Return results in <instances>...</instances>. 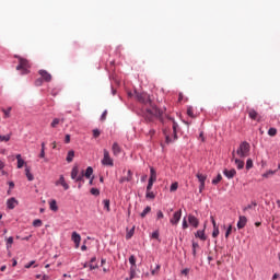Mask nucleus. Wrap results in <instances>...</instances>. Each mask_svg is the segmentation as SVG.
<instances>
[{"instance_id":"1","label":"nucleus","mask_w":280,"mask_h":280,"mask_svg":"<svg viewBox=\"0 0 280 280\" xmlns=\"http://www.w3.org/2000/svg\"><path fill=\"white\" fill-rule=\"evenodd\" d=\"M14 58L18 59L19 65L16 66V71H20L21 75H27L30 73L31 65L30 60L23 58L19 55H14Z\"/></svg>"},{"instance_id":"2","label":"nucleus","mask_w":280,"mask_h":280,"mask_svg":"<svg viewBox=\"0 0 280 280\" xmlns=\"http://www.w3.org/2000/svg\"><path fill=\"white\" fill-rule=\"evenodd\" d=\"M150 108H147V121H152V117H158V119H163V109H159L155 106L150 105Z\"/></svg>"},{"instance_id":"3","label":"nucleus","mask_w":280,"mask_h":280,"mask_svg":"<svg viewBox=\"0 0 280 280\" xmlns=\"http://www.w3.org/2000/svg\"><path fill=\"white\" fill-rule=\"evenodd\" d=\"M236 154L240 159H246L250 154V144L246 141L242 142L236 150Z\"/></svg>"},{"instance_id":"4","label":"nucleus","mask_w":280,"mask_h":280,"mask_svg":"<svg viewBox=\"0 0 280 280\" xmlns=\"http://www.w3.org/2000/svg\"><path fill=\"white\" fill-rule=\"evenodd\" d=\"M136 97L141 104H144L145 106H152V101L150 100V95L148 93H136Z\"/></svg>"},{"instance_id":"5","label":"nucleus","mask_w":280,"mask_h":280,"mask_svg":"<svg viewBox=\"0 0 280 280\" xmlns=\"http://www.w3.org/2000/svg\"><path fill=\"white\" fill-rule=\"evenodd\" d=\"M196 178H198L199 185V194H202L205 191V183L207 182V175L198 172L196 174Z\"/></svg>"},{"instance_id":"6","label":"nucleus","mask_w":280,"mask_h":280,"mask_svg":"<svg viewBox=\"0 0 280 280\" xmlns=\"http://www.w3.org/2000/svg\"><path fill=\"white\" fill-rule=\"evenodd\" d=\"M183 215V210H178L173 214V218L170 220L171 224H173V226H176V224H178V222H180V218Z\"/></svg>"},{"instance_id":"7","label":"nucleus","mask_w":280,"mask_h":280,"mask_svg":"<svg viewBox=\"0 0 280 280\" xmlns=\"http://www.w3.org/2000/svg\"><path fill=\"white\" fill-rule=\"evenodd\" d=\"M72 242H74L75 248H80V242H82V236L78 232H72L71 235Z\"/></svg>"},{"instance_id":"8","label":"nucleus","mask_w":280,"mask_h":280,"mask_svg":"<svg viewBox=\"0 0 280 280\" xmlns=\"http://www.w3.org/2000/svg\"><path fill=\"white\" fill-rule=\"evenodd\" d=\"M55 185L58 187V185H61L63 187L65 191L69 190V184L65 179V175L59 176V180L55 183Z\"/></svg>"},{"instance_id":"9","label":"nucleus","mask_w":280,"mask_h":280,"mask_svg":"<svg viewBox=\"0 0 280 280\" xmlns=\"http://www.w3.org/2000/svg\"><path fill=\"white\" fill-rule=\"evenodd\" d=\"M38 74L44 80V82H51V73L47 72V70H39Z\"/></svg>"},{"instance_id":"10","label":"nucleus","mask_w":280,"mask_h":280,"mask_svg":"<svg viewBox=\"0 0 280 280\" xmlns=\"http://www.w3.org/2000/svg\"><path fill=\"white\" fill-rule=\"evenodd\" d=\"M232 161H234L237 170H244V161L235 158V151L232 152Z\"/></svg>"},{"instance_id":"11","label":"nucleus","mask_w":280,"mask_h":280,"mask_svg":"<svg viewBox=\"0 0 280 280\" xmlns=\"http://www.w3.org/2000/svg\"><path fill=\"white\" fill-rule=\"evenodd\" d=\"M188 222L195 229H198V225L200 224V221H198V218H196L194 214H189L188 215Z\"/></svg>"},{"instance_id":"12","label":"nucleus","mask_w":280,"mask_h":280,"mask_svg":"<svg viewBox=\"0 0 280 280\" xmlns=\"http://www.w3.org/2000/svg\"><path fill=\"white\" fill-rule=\"evenodd\" d=\"M248 223V219L244 215L238 217L237 229H244Z\"/></svg>"},{"instance_id":"13","label":"nucleus","mask_w":280,"mask_h":280,"mask_svg":"<svg viewBox=\"0 0 280 280\" xmlns=\"http://www.w3.org/2000/svg\"><path fill=\"white\" fill-rule=\"evenodd\" d=\"M248 116L250 119L259 121V114L254 108L248 109Z\"/></svg>"},{"instance_id":"14","label":"nucleus","mask_w":280,"mask_h":280,"mask_svg":"<svg viewBox=\"0 0 280 280\" xmlns=\"http://www.w3.org/2000/svg\"><path fill=\"white\" fill-rule=\"evenodd\" d=\"M224 176H226V178H234L235 174H237V171H235V168L232 170H224L223 171Z\"/></svg>"},{"instance_id":"15","label":"nucleus","mask_w":280,"mask_h":280,"mask_svg":"<svg viewBox=\"0 0 280 280\" xmlns=\"http://www.w3.org/2000/svg\"><path fill=\"white\" fill-rule=\"evenodd\" d=\"M132 180V171L127 172V176L120 178L119 183H130Z\"/></svg>"},{"instance_id":"16","label":"nucleus","mask_w":280,"mask_h":280,"mask_svg":"<svg viewBox=\"0 0 280 280\" xmlns=\"http://www.w3.org/2000/svg\"><path fill=\"white\" fill-rule=\"evenodd\" d=\"M16 205H18V201L14 197L8 199V201H7L8 209H14L16 207Z\"/></svg>"},{"instance_id":"17","label":"nucleus","mask_w":280,"mask_h":280,"mask_svg":"<svg viewBox=\"0 0 280 280\" xmlns=\"http://www.w3.org/2000/svg\"><path fill=\"white\" fill-rule=\"evenodd\" d=\"M49 205V209L50 211H58V202L56 201V199H51L50 201H48Z\"/></svg>"},{"instance_id":"18","label":"nucleus","mask_w":280,"mask_h":280,"mask_svg":"<svg viewBox=\"0 0 280 280\" xmlns=\"http://www.w3.org/2000/svg\"><path fill=\"white\" fill-rule=\"evenodd\" d=\"M195 237H198L201 240V242L207 241V235H205V230H198L197 233L195 234Z\"/></svg>"},{"instance_id":"19","label":"nucleus","mask_w":280,"mask_h":280,"mask_svg":"<svg viewBox=\"0 0 280 280\" xmlns=\"http://www.w3.org/2000/svg\"><path fill=\"white\" fill-rule=\"evenodd\" d=\"M112 150H113V154L115 156H117L118 154L121 153V148L119 147V144L117 142H115L112 147Z\"/></svg>"},{"instance_id":"20","label":"nucleus","mask_w":280,"mask_h":280,"mask_svg":"<svg viewBox=\"0 0 280 280\" xmlns=\"http://www.w3.org/2000/svg\"><path fill=\"white\" fill-rule=\"evenodd\" d=\"M74 158H75V151L73 150L68 151V154L66 158L67 163H72Z\"/></svg>"},{"instance_id":"21","label":"nucleus","mask_w":280,"mask_h":280,"mask_svg":"<svg viewBox=\"0 0 280 280\" xmlns=\"http://www.w3.org/2000/svg\"><path fill=\"white\" fill-rule=\"evenodd\" d=\"M15 159L18 161V170H21L23 165H25V160L21 156V154H16Z\"/></svg>"},{"instance_id":"22","label":"nucleus","mask_w":280,"mask_h":280,"mask_svg":"<svg viewBox=\"0 0 280 280\" xmlns=\"http://www.w3.org/2000/svg\"><path fill=\"white\" fill-rule=\"evenodd\" d=\"M79 175H80V168H78V166H73L71 171L72 180H75Z\"/></svg>"},{"instance_id":"23","label":"nucleus","mask_w":280,"mask_h":280,"mask_svg":"<svg viewBox=\"0 0 280 280\" xmlns=\"http://www.w3.org/2000/svg\"><path fill=\"white\" fill-rule=\"evenodd\" d=\"M149 180L156 183V170L154 167H150V178Z\"/></svg>"},{"instance_id":"24","label":"nucleus","mask_w":280,"mask_h":280,"mask_svg":"<svg viewBox=\"0 0 280 280\" xmlns=\"http://www.w3.org/2000/svg\"><path fill=\"white\" fill-rule=\"evenodd\" d=\"M65 124V119L62 118L61 120L59 119V118H55L52 121H51V124H50V126L52 127V128H58V125L59 124Z\"/></svg>"},{"instance_id":"25","label":"nucleus","mask_w":280,"mask_h":280,"mask_svg":"<svg viewBox=\"0 0 280 280\" xmlns=\"http://www.w3.org/2000/svg\"><path fill=\"white\" fill-rule=\"evenodd\" d=\"M83 176H85V178H91V176H93V167H92V166H89V167L85 170V173L83 172Z\"/></svg>"},{"instance_id":"26","label":"nucleus","mask_w":280,"mask_h":280,"mask_svg":"<svg viewBox=\"0 0 280 280\" xmlns=\"http://www.w3.org/2000/svg\"><path fill=\"white\" fill-rule=\"evenodd\" d=\"M178 129V124L173 120V135H174V141L178 139V135L176 133V130Z\"/></svg>"},{"instance_id":"27","label":"nucleus","mask_w":280,"mask_h":280,"mask_svg":"<svg viewBox=\"0 0 280 280\" xmlns=\"http://www.w3.org/2000/svg\"><path fill=\"white\" fill-rule=\"evenodd\" d=\"M95 261H97V258L96 257H92L91 260H90V268H91V270H95V268H97V264Z\"/></svg>"},{"instance_id":"28","label":"nucleus","mask_w":280,"mask_h":280,"mask_svg":"<svg viewBox=\"0 0 280 280\" xmlns=\"http://www.w3.org/2000/svg\"><path fill=\"white\" fill-rule=\"evenodd\" d=\"M10 139H12V133H8V135H5V136H1L0 135V141L1 142H5V143H8V141H10Z\"/></svg>"},{"instance_id":"29","label":"nucleus","mask_w":280,"mask_h":280,"mask_svg":"<svg viewBox=\"0 0 280 280\" xmlns=\"http://www.w3.org/2000/svg\"><path fill=\"white\" fill-rule=\"evenodd\" d=\"M106 165L108 167H113V165H115V162L113 161V158H110V155H108V153L106 154Z\"/></svg>"},{"instance_id":"30","label":"nucleus","mask_w":280,"mask_h":280,"mask_svg":"<svg viewBox=\"0 0 280 280\" xmlns=\"http://www.w3.org/2000/svg\"><path fill=\"white\" fill-rule=\"evenodd\" d=\"M163 133L165 136V141L166 143H172L174 140L172 139V137L170 136V133H167V129L163 130Z\"/></svg>"},{"instance_id":"31","label":"nucleus","mask_w":280,"mask_h":280,"mask_svg":"<svg viewBox=\"0 0 280 280\" xmlns=\"http://www.w3.org/2000/svg\"><path fill=\"white\" fill-rule=\"evenodd\" d=\"M25 174H26V178L27 180H34V175L32 174V172H30V167L25 168Z\"/></svg>"},{"instance_id":"32","label":"nucleus","mask_w":280,"mask_h":280,"mask_svg":"<svg viewBox=\"0 0 280 280\" xmlns=\"http://www.w3.org/2000/svg\"><path fill=\"white\" fill-rule=\"evenodd\" d=\"M277 174V171H267L262 174V178H270V176H275Z\"/></svg>"},{"instance_id":"33","label":"nucleus","mask_w":280,"mask_h":280,"mask_svg":"<svg viewBox=\"0 0 280 280\" xmlns=\"http://www.w3.org/2000/svg\"><path fill=\"white\" fill-rule=\"evenodd\" d=\"M145 198H149L150 200H154V198H156V195H154V191L152 190H147Z\"/></svg>"},{"instance_id":"34","label":"nucleus","mask_w":280,"mask_h":280,"mask_svg":"<svg viewBox=\"0 0 280 280\" xmlns=\"http://www.w3.org/2000/svg\"><path fill=\"white\" fill-rule=\"evenodd\" d=\"M253 207H257V201H252V203L243 208L244 213H246L248 209H253Z\"/></svg>"},{"instance_id":"35","label":"nucleus","mask_w":280,"mask_h":280,"mask_svg":"<svg viewBox=\"0 0 280 280\" xmlns=\"http://www.w3.org/2000/svg\"><path fill=\"white\" fill-rule=\"evenodd\" d=\"M74 183H84V171L79 174V176L74 179Z\"/></svg>"},{"instance_id":"36","label":"nucleus","mask_w":280,"mask_h":280,"mask_svg":"<svg viewBox=\"0 0 280 280\" xmlns=\"http://www.w3.org/2000/svg\"><path fill=\"white\" fill-rule=\"evenodd\" d=\"M33 226H35V229H38L40 226H43V220L40 219H36L33 221Z\"/></svg>"},{"instance_id":"37","label":"nucleus","mask_w":280,"mask_h":280,"mask_svg":"<svg viewBox=\"0 0 280 280\" xmlns=\"http://www.w3.org/2000/svg\"><path fill=\"white\" fill-rule=\"evenodd\" d=\"M152 211V208L150 206L145 207L144 210L141 212V218H145L148 213Z\"/></svg>"},{"instance_id":"38","label":"nucleus","mask_w":280,"mask_h":280,"mask_svg":"<svg viewBox=\"0 0 280 280\" xmlns=\"http://www.w3.org/2000/svg\"><path fill=\"white\" fill-rule=\"evenodd\" d=\"M14 244V237L10 236L7 238V248H12V245Z\"/></svg>"},{"instance_id":"39","label":"nucleus","mask_w":280,"mask_h":280,"mask_svg":"<svg viewBox=\"0 0 280 280\" xmlns=\"http://www.w3.org/2000/svg\"><path fill=\"white\" fill-rule=\"evenodd\" d=\"M268 135L269 137H277V128H270Z\"/></svg>"},{"instance_id":"40","label":"nucleus","mask_w":280,"mask_h":280,"mask_svg":"<svg viewBox=\"0 0 280 280\" xmlns=\"http://www.w3.org/2000/svg\"><path fill=\"white\" fill-rule=\"evenodd\" d=\"M220 235V228L214 226L212 232V237H218Z\"/></svg>"},{"instance_id":"41","label":"nucleus","mask_w":280,"mask_h":280,"mask_svg":"<svg viewBox=\"0 0 280 280\" xmlns=\"http://www.w3.org/2000/svg\"><path fill=\"white\" fill-rule=\"evenodd\" d=\"M246 170L248 171V170H253V160L252 159H248L247 161H246Z\"/></svg>"},{"instance_id":"42","label":"nucleus","mask_w":280,"mask_h":280,"mask_svg":"<svg viewBox=\"0 0 280 280\" xmlns=\"http://www.w3.org/2000/svg\"><path fill=\"white\" fill-rule=\"evenodd\" d=\"M220 180H222V175L218 174L217 178L212 179V185H218V183H220Z\"/></svg>"},{"instance_id":"43","label":"nucleus","mask_w":280,"mask_h":280,"mask_svg":"<svg viewBox=\"0 0 280 280\" xmlns=\"http://www.w3.org/2000/svg\"><path fill=\"white\" fill-rule=\"evenodd\" d=\"M178 189V182H175L171 185L170 191H176Z\"/></svg>"},{"instance_id":"44","label":"nucleus","mask_w":280,"mask_h":280,"mask_svg":"<svg viewBox=\"0 0 280 280\" xmlns=\"http://www.w3.org/2000/svg\"><path fill=\"white\" fill-rule=\"evenodd\" d=\"M43 82H45V80L43 78L36 79L35 86H43Z\"/></svg>"},{"instance_id":"45","label":"nucleus","mask_w":280,"mask_h":280,"mask_svg":"<svg viewBox=\"0 0 280 280\" xmlns=\"http://www.w3.org/2000/svg\"><path fill=\"white\" fill-rule=\"evenodd\" d=\"M135 235V228H132L126 235L127 240H130Z\"/></svg>"},{"instance_id":"46","label":"nucleus","mask_w":280,"mask_h":280,"mask_svg":"<svg viewBox=\"0 0 280 280\" xmlns=\"http://www.w3.org/2000/svg\"><path fill=\"white\" fill-rule=\"evenodd\" d=\"M90 194H92V196H100V189L91 188Z\"/></svg>"},{"instance_id":"47","label":"nucleus","mask_w":280,"mask_h":280,"mask_svg":"<svg viewBox=\"0 0 280 280\" xmlns=\"http://www.w3.org/2000/svg\"><path fill=\"white\" fill-rule=\"evenodd\" d=\"M233 232V225H229L226 232H225V237L229 238V235Z\"/></svg>"},{"instance_id":"48","label":"nucleus","mask_w":280,"mask_h":280,"mask_svg":"<svg viewBox=\"0 0 280 280\" xmlns=\"http://www.w3.org/2000/svg\"><path fill=\"white\" fill-rule=\"evenodd\" d=\"M152 187H154V182L149 179L148 186H147V191H152Z\"/></svg>"},{"instance_id":"49","label":"nucleus","mask_w":280,"mask_h":280,"mask_svg":"<svg viewBox=\"0 0 280 280\" xmlns=\"http://www.w3.org/2000/svg\"><path fill=\"white\" fill-rule=\"evenodd\" d=\"M156 218H158V220H163V218H165V214H163V211H158V213H156Z\"/></svg>"},{"instance_id":"50","label":"nucleus","mask_w":280,"mask_h":280,"mask_svg":"<svg viewBox=\"0 0 280 280\" xmlns=\"http://www.w3.org/2000/svg\"><path fill=\"white\" fill-rule=\"evenodd\" d=\"M129 264H131V266H136L137 259L135 258V256L129 257Z\"/></svg>"},{"instance_id":"51","label":"nucleus","mask_w":280,"mask_h":280,"mask_svg":"<svg viewBox=\"0 0 280 280\" xmlns=\"http://www.w3.org/2000/svg\"><path fill=\"white\" fill-rule=\"evenodd\" d=\"M183 229H189V224L187 223V218L183 219V224H182Z\"/></svg>"},{"instance_id":"52","label":"nucleus","mask_w":280,"mask_h":280,"mask_svg":"<svg viewBox=\"0 0 280 280\" xmlns=\"http://www.w3.org/2000/svg\"><path fill=\"white\" fill-rule=\"evenodd\" d=\"M187 116L188 117H194V108H191V107L187 108Z\"/></svg>"},{"instance_id":"53","label":"nucleus","mask_w":280,"mask_h":280,"mask_svg":"<svg viewBox=\"0 0 280 280\" xmlns=\"http://www.w3.org/2000/svg\"><path fill=\"white\" fill-rule=\"evenodd\" d=\"M3 113H4L5 117H10V113H12V107L3 109Z\"/></svg>"},{"instance_id":"54","label":"nucleus","mask_w":280,"mask_h":280,"mask_svg":"<svg viewBox=\"0 0 280 280\" xmlns=\"http://www.w3.org/2000/svg\"><path fill=\"white\" fill-rule=\"evenodd\" d=\"M101 132L98 131V129H94L93 130V137L94 139H97V137H100Z\"/></svg>"},{"instance_id":"55","label":"nucleus","mask_w":280,"mask_h":280,"mask_svg":"<svg viewBox=\"0 0 280 280\" xmlns=\"http://www.w3.org/2000/svg\"><path fill=\"white\" fill-rule=\"evenodd\" d=\"M103 165H106V149L103 150V160H102Z\"/></svg>"},{"instance_id":"56","label":"nucleus","mask_w":280,"mask_h":280,"mask_svg":"<svg viewBox=\"0 0 280 280\" xmlns=\"http://www.w3.org/2000/svg\"><path fill=\"white\" fill-rule=\"evenodd\" d=\"M35 264H36V261L32 260L31 262L26 264V265L24 266V268L30 269V268H32V266H34Z\"/></svg>"},{"instance_id":"57","label":"nucleus","mask_w":280,"mask_h":280,"mask_svg":"<svg viewBox=\"0 0 280 280\" xmlns=\"http://www.w3.org/2000/svg\"><path fill=\"white\" fill-rule=\"evenodd\" d=\"M65 143H71V135H66Z\"/></svg>"},{"instance_id":"58","label":"nucleus","mask_w":280,"mask_h":280,"mask_svg":"<svg viewBox=\"0 0 280 280\" xmlns=\"http://www.w3.org/2000/svg\"><path fill=\"white\" fill-rule=\"evenodd\" d=\"M152 238L153 240H159V231H155L152 233Z\"/></svg>"},{"instance_id":"59","label":"nucleus","mask_w":280,"mask_h":280,"mask_svg":"<svg viewBox=\"0 0 280 280\" xmlns=\"http://www.w3.org/2000/svg\"><path fill=\"white\" fill-rule=\"evenodd\" d=\"M39 159H45V150L40 149Z\"/></svg>"},{"instance_id":"60","label":"nucleus","mask_w":280,"mask_h":280,"mask_svg":"<svg viewBox=\"0 0 280 280\" xmlns=\"http://www.w3.org/2000/svg\"><path fill=\"white\" fill-rule=\"evenodd\" d=\"M5 168V162L0 160V170H4Z\"/></svg>"},{"instance_id":"61","label":"nucleus","mask_w":280,"mask_h":280,"mask_svg":"<svg viewBox=\"0 0 280 280\" xmlns=\"http://www.w3.org/2000/svg\"><path fill=\"white\" fill-rule=\"evenodd\" d=\"M155 133H156V131H155L154 129H151V130L149 131L150 137H154Z\"/></svg>"},{"instance_id":"62","label":"nucleus","mask_w":280,"mask_h":280,"mask_svg":"<svg viewBox=\"0 0 280 280\" xmlns=\"http://www.w3.org/2000/svg\"><path fill=\"white\" fill-rule=\"evenodd\" d=\"M106 117V110L103 112L102 116H101V121H104V118Z\"/></svg>"},{"instance_id":"63","label":"nucleus","mask_w":280,"mask_h":280,"mask_svg":"<svg viewBox=\"0 0 280 280\" xmlns=\"http://www.w3.org/2000/svg\"><path fill=\"white\" fill-rule=\"evenodd\" d=\"M14 187V182H9V189H12Z\"/></svg>"},{"instance_id":"64","label":"nucleus","mask_w":280,"mask_h":280,"mask_svg":"<svg viewBox=\"0 0 280 280\" xmlns=\"http://www.w3.org/2000/svg\"><path fill=\"white\" fill-rule=\"evenodd\" d=\"M198 246H199L198 243H196V242L192 243V249H197Z\"/></svg>"}]
</instances>
